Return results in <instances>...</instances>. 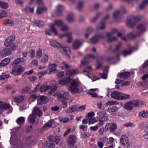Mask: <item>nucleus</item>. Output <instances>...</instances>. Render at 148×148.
<instances>
[{
  "mask_svg": "<svg viewBox=\"0 0 148 148\" xmlns=\"http://www.w3.org/2000/svg\"><path fill=\"white\" fill-rule=\"evenodd\" d=\"M72 79L69 77H66L64 79H62L59 82V84L61 85H65L70 82Z\"/></svg>",
  "mask_w": 148,
  "mask_h": 148,
  "instance_id": "nucleus-16",
  "label": "nucleus"
},
{
  "mask_svg": "<svg viewBox=\"0 0 148 148\" xmlns=\"http://www.w3.org/2000/svg\"><path fill=\"white\" fill-rule=\"evenodd\" d=\"M97 120L99 122L98 125L101 126L104 124V121H107L108 118L106 116V113L103 111L98 112L97 114Z\"/></svg>",
  "mask_w": 148,
  "mask_h": 148,
  "instance_id": "nucleus-5",
  "label": "nucleus"
},
{
  "mask_svg": "<svg viewBox=\"0 0 148 148\" xmlns=\"http://www.w3.org/2000/svg\"><path fill=\"white\" fill-rule=\"evenodd\" d=\"M76 143V138L75 136L70 135L68 138L67 143L69 146L74 145Z\"/></svg>",
  "mask_w": 148,
  "mask_h": 148,
  "instance_id": "nucleus-12",
  "label": "nucleus"
},
{
  "mask_svg": "<svg viewBox=\"0 0 148 148\" xmlns=\"http://www.w3.org/2000/svg\"><path fill=\"white\" fill-rule=\"evenodd\" d=\"M49 138L50 141L55 142L57 145L59 143L60 140V138L58 136H53L50 135L49 136Z\"/></svg>",
  "mask_w": 148,
  "mask_h": 148,
  "instance_id": "nucleus-15",
  "label": "nucleus"
},
{
  "mask_svg": "<svg viewBox=\"0 0 148 148\" xmlns=\"http://www.w3.org/2000/svg\"><path fill=\"white\" fill-rule=\"evenodd\" d=\"M15 36L14 35H13L10 36L7 39H6L4 42V45L7 47L8 49H10L12 48V46L14 45L16 47L15 50L17 47V45H16L15 44H13L14 42Z\"/></svg>",
  "mask_w": 148,
  "mask_h": 148,
  "instance_id": "nucleus-6",
  "label": "nucleus"
},
{
  "mask_svg": "<svg viewBox=\"0 0 148 148\" xmlns=\"http://www.w3.org/2000/svg\"><path fill=\"white\" fill-rule=\"evenodd\" d=\"M25 119L23 117H20L18 118L16 120L17 123L19 125H21L24 123L25 121Z\"/></svg>",
  "mask_w": 148,
  "mask_h": 148,
  "instance_id": "nucleus-29",
  "label": "nucleus"
},
{
  "mask_svg": "<svg viewBox=\"0 0 148 148\" xmlns=\"http://www.w3.org/2000/svg\"><path fill=\"white\" fill-rule=\"evenodd\" d=\"M0 7L3 9H6L8 8V4L5 2L0 1Z\"/></svg>",
  "mask_w": 148,
  "mask_h": 148,
  "instance_id": "nucleus-38",
  "label": "nucleus"
},
{
  "mask_svg": "<svg viewBox=\"0 0 148 148\" xmlns=\"http://www.w3.org/2000/svg\"><path fill=\"white\" fill-rule=\"evenodd\" d=\"M79 84L78 82L75 80H73L69 87V90L72 93H77L80 92V89L78 88Z\"/></svg>",
  "mask_w": 148,
  "mask_h": 148,
  "instance_id": "nucleus-8",
  "label": "nucleus"
},
{
  "mask_svg": "<svg viewBox=\"0 0 148 148\" xmlns=\"http://www.w3.org/2000/svg\"><path fill=\"white\" fill-rule=\"evenodd\" d=\"M130 95L128 94L121 93L120 100H124L128 99L130 97Z\"/></svg>",
  "mask_w": 148,
  "mask_h": 148,
  "instance_id": "nucleus-33",
  "label": "nucleus"
},
{
  "mask_svg": "<svg viewBox=\"0 0 148 148\" xmlns=\"http://www.w3.org/2000/svg\"><path fill=\"white\" fill-rule=\"evenodd\" d=\"M95 58V57L92 54H88L85 57V58L86 59H89V58L94 59Z\"/></svg>",
  "mask_w": 148,
  "mask_h": 148,
  "instance_id": "nucleus-63",
  "label": "nucleus"
},
{
  "mask_svg": "<svg viewBox=\"0 0 148 148\" xmlns=\"http://www.w3.org/2000/svg\"><path fill=\"white\" fill-rule=\"evenodd\" d=\"M118 76L125 79H127L130 76V74L128 72H125L120 73L118 74Z\"/></svg>",
  "mask_w": 148,
  "mask_h": 148,
  "instance_id": "nucleus-17",
  "label": "nucleus"
},
{
  "mask_svg": "<svg viewBox=\"0 0 148 148\" xmlns=\"http://www.w3.org/2000/svg\"><path fill=\"white\" fill-rule=\"evenodd\" d=\"M96 122L95 117L90 118L89 119L88 122L90 124H93Z\"/></svg>",
  "mask_w": 148,
  "mask_h": 148,
  "instance_id": "nucleus-54",
  "label": "nucleus"
},
{
  "mask_svg": "<svg viewBox=\"0 0 148 148\" xmlns=\"http://www.w3.org/2000/svg\"><path fill=\"white\" fill-rule=\"evenodd\" d=\"M42 56V50L39 49L37 51L36 54V57L38 59H40Z\"/></svg>",
  "mask_w": 148,
  "mask_h": 148,
  "instance_id": "nucleus-35",
  "label": "nucleus"
},
{
  "mask_svg": "<svg viewBox=\"0 0 148 148\" xmlns=\"http://www.w3.org/2000/svg\"><path fill=\"white\" fill-rule=\"evenodd\" d=\"M66 20L69 22H71L74 20L73 15V14H71L68 15L66 18Z\"/></svg>",
  "mask_w": 148,
  "mask_h": 148,
  "instance_id": "nucleus-42",
  "label": "nucleus"
},
{
  "mask_svg": "<svg viewBox=\"0 0 148 148\" xmlns=\"http://www.w3.org/2000/svg\"><path fill=\"white\" fill-rule=\"evenodd\" d=\"M30 90V88L28 87H26L23 88L21 91V94H25L27 93Z\"/></svg>",
  "mask_w": 148,
  "mask_h": 148,
  "instance_id": "nucleus-44",
  "label": "nucleus"
},
{
  "mask_svg": "<svg viewBox=\"0 0 148 148\" xmlns=\"http://www.w3.org/2000/svg\"><path fill=\"white\" fill-rule=\"evenodd\" d=\"M82 44L81 41L79 40H75L73 44L72 48L74 50L77 49L81 46Z\"/></svg>",
  "mask_w": 148,
  "mask_h": 148,
  "instance_id": "nucleus-14",
  "label": "nucleus"
},
{
  "mask_svg": "<svg viewBox=\"0 0 148 148\" xmlns=\"http://www.w3.org/2000/svg\"><path fill=\"white\" fill-rule=\"evenodd\" d=\"M119 109V108L116 106H114L112 108H108V111L109 112H113L117 111Z\"/></svg>",
  "mask_w": 148,
  "mask_h": 148,
  "instance_id": "nucleus-39",
  "label": "nucleus"
},
{
  "mask_svg": "<svg viewBox=\"0 0 148 148\" xmlns=\"http://www.w3.org/2000/svg\"><path fill=\"white\" fill-rule=\"evenodd\" d=\"M51 88V86L49 85H42L40 88V91L42 92L48 90Z\"/></svg>",
  "mask_w": 148,
  "mask_h": 148,
  "instance_id": "nucleus-26",
  "label": "nucleus"
},
{
  "mask_svg": "<svg viewBox=\"0 0 148 148\" xmlns=\"http://www.w3.org/2000/svg\"><path fill=\"white\" fill-rule=\"evenodd\" d=\"M139 115L143 118H146L148 117V112L145 110L141 111L139 112Z\"/></svg>",
  "mask_w": 148,
  "mask_h": 148,
  "instance_id": "nucleus-30",
  "label": "nucleus"
},
{
  "mask_svg": "<svg viewBox=\"0 0 148 148\" xmlns=\"http://www.w3.org/2000/svg\"><path fill=\"white\" fill-rule=\"evenodd\" d=\"M55 24L58 26H61L64 24V23L62 21L59 20H55L54 21Z\"/></svg>",
  "mask_w": 148,
  "mask_h": 148,
  "instance_id": "nucleus-43",
  "label": "nucleus"
},
{
  "mask_svg": "<svg viewBox=\"0 0 148 148\" xmlns=\"http://www.w3.org/2000/svg\"><path fill=\"white\" fill-rule=\"evenodd\" d=\"M50 44L53 47L62 48V49L60 51V52L64 55L68 56L69 58H70L71 51L69 48L67 47H62V44L55 41H50Z\"/></svg>",
  "mask_w": 148,
  "mask_h": 148,
  "instance_id": "nucleus-2",
  "label": "nucleus"
},
{
  "mask_svg": "<svg viewBox=\"0 0 148 148\" xmlns=\"http://www.w3.org/2000/svg\"><path fill=\"white\" fill-rule=\"evenodd\" d=\"M45 9V8L42 7H38L36 10V13L38 14H40L42 13V11Z\"/></svg>",
  "mask_w": 148,
  "mask_h": 148,
  "instance_id": "nucleus-53",
  "label": "nucleus"
},
{
  "mask_svg": "<svg viewBox=\"0 0 148 148\" xmlns=\"http://www.w3.org/2000/svg\"><path fill=\"white\" fill-rule=\"evenodd\" d=\"M86 105H84L81 106L79 107H77V112H81L84 110L86 108Z\"/></svg>",
  "mask_w": 148,
  "mask_h": 148,
  "instance_id": "nucleus-47",
  "label": "nucleus"
},
{
  "mask_svg": "<svg viewBox=\"0 0 148 148\" xmlns=\"http://www.w3.org/2000/svg\"><path fill=\"white\" fill-rule=\"evenodd\" d=\"M117 125L115 123H112L111 125L110 132H114L117 129Z\"/></svg>",
  "mask_w": 148,
  "mask_h": 148,
  "instance_id": "nucleus-45",
  "label": "nucleus"
},
{
  "mask_svg": "<svg viewBox=\"0 0 148 148\" xmlns=\"http://www.w3.org/2000/svg\"><path fill=\"white\" fill-rule=\"evenodd\" d=\"M148 5V0H144L142 3L139 5V8L140 10H142L145 7L146 5Z\"/></svg>",
  "mask_w": 148,
  "mask_h": 148,
  "instance_id": "nucleus-32",
  "label": "nucleus"
},
{
  "mask_svg": "<svg viewBox=\"0 0 148 148\" xmlns=\"http://www.w3.org/2000/svg\"><path fill=\"white\" fill-rule=\"evenodd\" d=\"M116 40L117 38L116 37L113 36H112L109 37L108 40V42H110L112 41Z\"/></svg>",
  "mask_w": 148,
  "mask_h": 148,
  "instance_id": "nucleus-60",
  "label": "nucleus"
},
{
  "mask_svg": "<svg viewBox=\"0 0 148 148\" xmlns=\"http://www.w3.org/2000/svg\"><path fill=\"white\" fill-rule=\"evenodd\" d=\"M37 104L41 105L47 103L48 101V99L45 95H40L37 99Z\"/></svg>",
  "mask_w": 148,
  "mask_h": 148,
  "instance_id": "nucleus-11",
  "label": "nucleus"
},
{
  "mask_svg": "<svg viewBox=\"0 0 148 148\" xmlns=\"http://www.w3.org/2000/svg\"><path fill=\"white\" fill-rule=\"evenodd\" d=\"M78 70L77 69H71L67 71L66 74L70 76H73L74 75H76L78 73Z\"/></svg>",
  "mask_w": 148,
  "mask_h": 148,
  "instance_id": "nucleus-21",
  "label": "nucleus"
},
{
  "mask_svg": "<svg viewBox=\"0 0 148 148\" xmlns=\"http://www.w3.org/2000/svg\"><path fill=\"white\" fill-rule=\"evenodd\" d=\"M122 45V43L121 42H119V43L116 46L115 49H114V51H117L119 48H120V47H121V46Z\"/></svg>",
  "mask_w": 148,
  "mask_h": 148,
  "instance_id": "nucleus-58",
  "label": "nucleus"
},
{
  "mask_svg": "<svg viewBox=\"0 0 148 148\" xmlns=\"http://www.w3.org/2000/svg\"><path fill=\"white\" fill-rule=\"evenodd\" d=\"M52 122L51 121H49L44 125L42 127V128L44 130H47L48 128H50L52 126Z\"/></svg>",
  "mask_w": 148,
  "mask_h": 148,
  "instance_id": "nucleus-27",
  "label": "nucleus"
},
{
  "mask_svg": "<svg viewBox=\"0 0 148 148\" xmlns=\"http://www.w3.org/2000/svg\"><path fill=\"white\" fill-rule=\"evenodd\" d=\"M50 27L51 29V31L53 32L56 35H57L58 34V32L55 27L54 24H52L50 26Z\"/></svg>",
  "mask_w": 148,
  "mask_h": 148,
  "instance_id": "nucleus-40",
  "label": "nucleus"
},
{
  "mask_svg": "<svg viewBox=\"0 0 148 148\" xmlns=\"http://www.w3.org/2000/svg\"><path fill=\"white\" fill-rule=\"evenodd\" d=\"M7 12L4 10H2L1 13H0V19L7 17Z\"/></svg>",
  "mask_w": 148,
  "mask_h": 148,
  "instance_id": "nucleus-37",
  "label": "nucleus"
},
{
  "mask_svg": "<svg viewBox=\"0 0 148 148\" xmlns=\"http://www.w3.org/2000/svg\"><path fill=\"white\" fill-rule=\"evenodd\" d=\"M34 112L35 114L39 116H40L42 114V112L40 110V109L39 108L34 109Z\"/></svg>",
  "mask_w": 148,
  "mask_h": 148,
  "instance_id": "nucleus-41",
  "label": "nucleus"
},
{
  "mask_svg": "<svg viewBox=\"0 0 148 148\" xmlns=\"http://www.w3.org/2000/svg\"><path fill=\"white\" fill-rule=\"evenodd\" d=\"M34 23L35 25L39 27H41L44 25V22L43 21L38 20H35Z\"/></svg>",
  "mask_w": 148,
  "mask_h": 148,
  "instance_id": "nucleus-24",
  "label": "nucleus"
},
{
  "mask_svg": "<svg viewBox=\"0 0 148 148\" xmlns=\"http://www.w3.org/2000/svg\"><path fill=\"white\" fill-rule=\"evenodd\" d=\"M48 60V56L46 55H45L41 59V61L43 63H46Z\"/></svg>",
  "mask_w": 148,
  "mask_h": 148,
  "instance_id": "nucleus-48",
  "label": "nucleus"
},
{
  "mask_svg": "<svg viewBox=\"0 0 148 148\" xmlns=\"http://www.w3.org/2000/svg\"><path fill=\"white\" fill-rule=\"evenodd\" d=\"M46 144L47 146L50 148H53L55 146V144L50 141H47Z\"/></svg>",
  "mask_w": 148,
  "mask_h": 148,
  "instance_id": "nucleus-49",
  "label": "nucleus"
},
{
  "mask_svg": "<svg viewBox=\"0 0 148 148\" xmlns=\"http://www.w3.org/2000/svg\"><path fill=\"white\" fill-rule=\"evenodd\" d=\"M11 106L9 103H5L2 101H0V110L2 109L7 110H11Z\"/></svg>",
  "mask_w": 148,
  "mask_h": 148,
  "instance_id": "nucleus-13",
  "label": "nucleus"
},
{
  "mask_svg": "<svg viewBox=\"0 0 148 148\" xmlns=\"http://www.w3.org/2000/svg\"><path fill=\"white\" fill-rule=\"evenodd\" d=\"M99 75L101 78L106 79L107 77V74L104 73H100Z\"/></svg>",
  "mask_w": 148,
  "mask_h": 148,
  "instance_id": "nucleus-61",
  "label": "nucleus"
},
{
  "mask_svg": "<svg viewBox=\"0 0 148 148\" xmlns=\"http://www.w3.org/2000/svg\"><path fill=\"white\" fill-rule=\"evenodd\" d=\"M105 36L103 34H101L99 35H95L90 39L91 42L93 44L97 43L99 41L100 38L104 39Z\"/></svg>",
  "mask_w": 148,
  "mask_h": 148,
  "instance_id": "nucleus-10",
  "label": "nucleus"
},
{
  "mask_svg": "<svg viewBox=\"0 0 148 148\" xmlns=\"http://www.w3.org/2000/svg\"><path fill=\"white\" fill-rule=\"evenodd\" d=\"M121 54L124 56H126L127 55H130L132 53V50L130 49L128 51L123 50L121 52Z\"/></svg>",
  "mask_w": 148,
  "mask_h": 148,
  "instance_id": "nucleus-34",
  "label": "nucleus"
},
{
  "mask_svg": "<svg viewBox=\"0 0 148 148\" xmlns=\"http://www.w3.org/2000/svg\"><path fill=\"white\" fill-rule=\"evenodd\" d=\"M5 25L8 24H10L11 25H14V22L12 20L7 19L5 21Z\"/></svg>",
  "mask_w": 148,
  "mask_h": 148,
  "instance_id": "nucleus-57",
  "label": "nucleus"
},
{
  "mask_svg": "<svg viewBox=\"0 0 148 148\" xmlns=\"http://www.w3.org/2000/svg\"><path fill=\"white\" fill-rule=\"evenodd\" d=\"M10 75L8 74H3L0 76V79L3 80L8 78L10 77Z\"/></svg>",
  "mask_w": 148,
  "mask_h": 148,
  "instance_id": "nucleus-46",
  "label": "nucleus"
},
{
  "mask_svg": "<svg viewBox=\"0 0 148 148\" xmlns=\"http://www.w3.org/2000/svg\"><path fill=\"white\" fill-rule=\"evenodd\" d=\"M24 97L23 95H18L15 97L14 99L17 103H20L22 102L24 99Z\"/></svg>",
  "mask_w": 148,
  "mask_h": 148,
  "instance_id": "nucleus-28",
  "label": "nucleus"
},
{
  "mask_svg": "<svg viewBox=\"0 0 148 148\" xmlns=\"http://www.w3.org/2000/svg\"><path fill=\"white\" fill-rule=\"evenodd\" d=\"M35 118L34 115L33 114L29 115L28 120L29 122L33 123L35 121Z\"/></svg>",
  "mask_w": 148,
  "mask_h": 148,
  "instance_id": "nucleus-31",
  "label": "nucleus"
},
{
  "mask_svg": "<svg viewBox=\"0 0 148 148\" xmlns=\"http://www.w3.org/2000/svg\"><path fill=\"white\" fill-rule=\"evenodd\" d=\"M64 9V7L61 5H59L56 8L57 15L60 16L62 14V12Z\"/></svg>",
  "mask_w": 148,
  "mask_h": 148,
  "instance_id": "nucleus-19",
  "label": "nucleus"
},
{
  "mask_svg": "<svg viewBox=\"0 0 148 148\" xmlns=\"http://www.w3.org/2000/svg\"><path fill=\"white\" fill-rule=\"evenodd\" d=\"M121 92L118 91H114L111 95V97L115 99L120 100Z\"/></svg>",
  "mask_w": 148,
  "mask_h": 148,
  "instance_id": "nucleus-20",
  "label": "nucleus"
},
{
  "mask_svg": "<svg viewBox=\"0 0 148 148\" xmlns=\"http://www.w3.org/2000/svg\"><path fill=\"white\" fill-rule=\"evenodd\" d=\"M120 13L121 12L120 10H117L115 11L113 15V18L114 19L116 18L120 14Z\"/></svg>",
  "mask_w": 148,
  "mask_h": 148,
  "instance_id": "nucleus-51",
  "label": "nucleus"
},
{
  "mask_svg": "<svg viewBox=\"0 0 148 148\" xmlns=\"http://www.w3.org/2000/svg\"><path fill=\"white\" fill-rule=\"evenodd\" d=\"M137 29L140 32L139 33L137 32L136 33V34H134L135 31H133L129 33L127 35V37L130 38L131 39H133L136 37L137 36L138 37L140 36V34L143 32L145 30V27L142 24H139L136 27Z\"/></svg>",
  "mask_w": 148,
  "mask_h": 148,
  "instance_id": "nucleus-3",
  "label": "nucleus"
},
{
  "mask_svg": "<svg viewBox=\"0 0 148 148\" xmlns=\"http://www.w3.org/2000/svg\"><path fill=\"white\" fill-rule=\"evenodd\" d=\"M83 4V3L82 1H80L78 3L77 8L80 11L82 10Z\"/></svg>",
  "mask_w": 148,
  "mask_h": 148,
  "instance_id": "nucleus-59",
  "label": "nucleus"
},
{
  "mask_svg": "<svg viewBox=\"0 0 148 148\" xmlns=\"http://www.w3.org/2000/svg\"><path fill=\"white\" fill-rule=\"evenodd\" d=\"M30 53V56L32 58H34L35 57V51L33 49H31L29 51Z\"/></svg>",
  "mask_w": 148,
  "mask_h": 148,
  "instance_id": "nucleus-56",
  "label": "nucleus"
},
{
  "mask_svg": "<svg viewBox=\"0 0 148 148\" xmlns=\"http://www.w3.org/2000/svg\"><path fill=\"white\" fill-rule=\"evenodd\" d=\"M133 102L132 101H128L127 102L124 106V108L126 109L131 110L133 109L132 105Z\"/></svg>",
  "mask_w": 148,
  "mask_h": 148,
  "instance_id": "nucleus-23",
  "label": "nucleus"
},
{
  "mask_svg": "<svg viewBox=\"0 0 148 148\" xmlns=\"http://www.w3.org/2000/svg\"><path fill=\"white\" fill-rule=\"evenodd\" d=\"M49 72L55 71L56 70V65L55 64H52L49 65Z\"/></svg>",
  "mask_w": 148,
  "mask_h": 148,
  "instance_id": "nucleus-36",
  "label": "nucleus"
},
{
  "mask_svg": "<svg viewBox=\"0 0 148 148\" xmlns=\"http://www.w3.org/2000/svg\"><path fill=\"white\" fill-rule=\"evenodd\" d=\"M20 62L18 58L16 59L11 64V65L13 66H15L12 69V74L14 75L21 74L25 70V68L22 67L21 65H18L15 66L16 65Z\"/></svg>",
  "mask_w": 148,
  "mask_h": 148,
  "instance_id": "nucleus-1",
  "label": "nucleus"
},
{
  "mask_svg": "<svg viewBox=\"0 0 148 148\" xmlns=\"http://www.w3.org/2000/svg\"><path fill=\"white\" fill-rule=\"evenodd\" d=\"M141 19V17L140 16H134L131 15L127 19V25L130 27H133L134 26L136 23L139 21Z\"/></svg>",
  "mask_w": 148,
  "mask_h": 148,
  "instance_id": "nucleus-4",
  "label": "nucleus"
},
{
  "mask_svg": "<svg viewBox=\"0 0 148 148\" xmlns=\"http://www.w3.org/2000/svg\"><path fill=\"white\" fill-rule=\"evenodd\" d=\"M114 141V139L113 138L110 137L109 138H107V144L110 145Z\"/></svg>",
  "mask_w": 148,
  "mask_h": 148,
  "instance_id": "nucleus-50",
  "label": "nucleus"
},
{
  "mask_svg": "<svg viewBox=\"0 0 148 148\" xmlns=\"http://www.w3.org/2000/svg\"><path fill=\"white\" fill-rule=\"evenodd\" d=\"M32 130V126H27L25 130V132L26 133H28Z\"/></svg>",
  "mask_w": 148,
  "mask_h": 148,
  "instance_id": "nucleus-52",
  "label": "nucleus"
},
{
  "mask_svg": "<svg viewBox=\"0 0 148 148\" xmlns=\"http://www.w3.org/2000/svg\"><path fill=\"white\" fill-rule=\"evenodd\" d=\"M101 14L100 13L97 14H96V15L95 17L94 18H93L90 21L92 23L95 22L96 21V20L97 19L99 16Z\"/></svg>",
  "mask_w": 148,
  "mask_h": 148,
  "instance_id": "nucleus-55",
  "label": "nucleus"
},
{
  "mask_svg": "<svg viewBox=\"0 0 148 148\" xmlns=\"http://www.w3.org/2000/svg\"><path fill=\"white\" fill-rule=\"evenodd\" d=\"M120 142L124 148H130L132 145L131 143L129 141L128 138L125 135H123L121 136Z\"/></svg>",
  "mask_w": 148,
  "mask_h": 148,
  "instance_id": "nucleus-7",
  "label": "nucleus"
},
{
  "mask_svg": "<svg viewBox=\"0 0 148 148\" xmlns=\"http://www.w3.org/2000/svg\"><path fill=\"white\" fill-rule=\"evenodd\" d=\"M16 48V47L14 45L12 46L11 48H5L2 50H0V57H4L11 54V51L15 50Z\"/></svg>",
  "mask_w": 148,
  "mask_h": 148,
  "instance_id": "nucleus-9",
  "label": "nucleus"
},
{
  "mask_svg": "<svg viewBox=\"0 0 148 148\" xmlns=\"http://www.w3.org/2000/svg\"><path fill=\"white\" fill-rule=\"evenodd\" d=\"M77 106H76L73 105L69 107L65 110L66 114L74 112H77Z\"/></svg>",
  "mask_w": 148,
  "mask_h": 148,
  "instance_id": "nucleus-18",
  "label": "nucleus"
},
{
  "mask_svg": "<svg viewBox=\"0 0 148 148\" xmlns=\"http://www.w3.org/2000/svg\"><path fill=\"white\" fill-rule=\"evenodd\" d=\"M10 61V59L8 58H6L2 60L0 63V65L1 66H3L8 65Z\"/></svg>",
  "mask_w": 148,
  "mask_h": 148,
  "instance_id": "nucleus-25",
  "label": "nucleus"
},
{
  "mask_svg": "<svg viewBox=\"0 0 148 148\" xmlns=\"http://www.w3.org/2000/svg\"><path fill=\"white\" fill-rule=\"evenodd\" d=\"M139 103L138 100H134L133 102V106L134 107H138L139 106Z\"/></svg>",
  "mask_w": 148,
  "mask_h": 148,
  "instance_id": "nucleus-62",
  "label": "nucleus"
},
{
  "mask_svg": "<svg viewBox=\"0 0 148 148\" xmlns=\"http://www.w3.org/2000/svg\"><path fill=\"white\" fill-rule=\"evenodd\" d=\"M109 15L107 14L105 16L102 21L100 23L101 26L100 27V29H103L105 27V21L108 19L109 18Z\"/></svg>",
  "mask_w": 148,
  "mask_h": 148,
  "instance_id": "nucleus-22",
  "label": "nucleus"
},
{
  "mask_svg": "<svg viewBox=\"0 0 148 148\" xmlns=\"http://www.w3.org/2000/svg\"><path fill=\"white\" fill-rule=\"evenodd\" d=\"M58 87V84H55L53 85L52 86H51V88L50 89H51L54 91H56L57 90Z\"/></svg>",
  "mask_w": 148,
  "mask_h": 148,
  "instance_id": "nucleus-64",
  "label": "nucleus"
}]
</instances>
